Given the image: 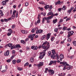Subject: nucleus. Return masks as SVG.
<instances>
[{
  "label": "nucleus",
  "instance_id": "f257e3e1",
  "mask_svg": "<svg viewBox=\"0 0 76 76\" xmlns=\"http://www.w3.org/2000/svg\"><path fill=\"white\" fill-rule=\"evenodd\" d=\"M42 45H46V47H48V48H50V42H48L47 41H46L44 42Z\"/></svg>",
  "mask_w": 76,
  "mask_h": 76
},
{
  "label": "nucleus",
  "instance_id": "f03ea898",
  "mask_svg": "<svg viewBox=\"0 0 76 76\" xmlns=\"http://www.w3.org/2000/svg\"><path fill=\"white\" fill-rule=\"evenodd\" d=\"M60 64H64V65H65V66L66 65L67 66H69V64H67V63L66 62H65V61L63 62H60Z\"/></svg>",
  "mask_w": 76,
  "mask_h": 76
},
{
  "label": "nucleus",
  "instance_id": "7ed1b4c3",
  "mask_svg": "<svg viewBox=\"0 0 76 76\" xmlns=\"http://www.w3.org/2000/svg\"><path fill=\"white\" fill-rule=\"evenodd\" d=\"M43 32V30H42L39 29L38 31L37 30L36 32V34H41Z\"/></svg>",
  "mask_w": 76,
  "mask_h": 76
},
{
  "label": "nucleus",
  "instance_id": "20e7f679",
  "mask_svg": "<svg viewBox=\"0 0 76 76\" xmlns=\"http://www.w3.org/2000/svg\"><path fill=\"white\" fill-rule=\"evenodd\" d=\"M31 48L34 50H37L38 47L37 46H32L31 47Z\"/></svg>",
  "mask_w": 76,
  "mask_h": 76
},
{
  "label": "nucleus",
  "instance_id": "39448f33",
  "mask_svg": "<svg viewBox=\"0 0 76 76\" xmlns=\"http://www.w3.org/2000/svg\"><path fill=\"white\" fill-rule=\"evenodd\" d=\"M48 72L51 73L52 75H54V71L52 69H49L48 70Z\"/></svg>",
  "mask_w": 76,
  "mask_h": 76
},
{
  "label": "nucleus",
  "instance_id": "423d86ee",
  "mask_svg": "<svg viewBox=\"0 0 76 76\" xmlns=\"http://www.w3.org/2000/svg\"><path fill=\"white\" fill-rule=\"evenodd\" d=\"M59 57L60 58V60L62 61V59L64 58V55L63 54H61L59 56Z\"/></svg>",
  "mask_w": 76,
  "mask_h": 76
},
{
  "label": "nucleus",
  "instance_id": "0eeeda50",
  "mask_svg": "<svg viewBox=\"0 0 76 76\" xmlns=\"http://www.w3.org/2000/svg\"><path fill=\"white\" fill-rule=\"evenodd\" d=\"M9 31H10L11 33H8L7 34V35L8 36H10V35H11L12 34V29H9L8 30Z\"/></svg>",
  "mask_w": 76,
  "mask_h": 76
},
{
  "label": "nucleus",
  "instance_id": "6e6552de",
  "mask_svg": "<svg viewBox=\"0 0 76 76\" xmlns=\"http://www.w3.org/2000/svg\"><path fill=\"white\" fill-rule=\"evenodd\" d=\"M4 55L5 56H8L9 55V51L7 50L6 52L4 53Z\"/></svg>",
  "mask_w": 76,
  "mask_h": 76
},
{
  "label": "nucleus",
  "instance_id": "1a4fd4ad",
  "mask_svg": "<svg viewBox=\"0 0 76 76\" xmlns=\"http://www.w3.org/2000/svg\"><path fill=\"white\" fill-rule=\"evenodd\" d=\"M1 4L2 6H6V2L5 1H3L1 2Z\"/></svg>",
  "mask_w": 76,
  "mask_h": 76
},
{
  "label": "nucleus",
  "instance_id": "9d476101",
  "mask_svg": "<svg viewBox=\"0 0 76 76\" xmlns=\"http://www.w3.org/2000/svg\"><path fill=\"white\" fill-rule=\"evenodd\" d=\"M48 15H53V16H55V15H54V14L53 12H49L48 14Z\"/></svg>",
  "mask_w": 76,
  "mask_h": 76
},
{
  "label": "nucleus",
  "instance_id": "9b49d317",
  "mask_svg": "<svg viewBox=\"0 0 76 76\" xmlns=\"http://www.w3.org/2000/svg\"><path fill=\"white\" fill-rule=\"evenodd\" d=\"M44 64V63L42 62H41L39 63V64H38L37 66L38 67H40V66H41Z\"/></svg>",
  "mask_w": 76,
  "mask_h": 76
},
{
  "label": "nucleus",
  "instance_id": "f8f14e48",
  "mask_svg": "<svg viewBox=\"0 0 76 76\" xmlns=\"http://www.w3.org/2000/svg\"><path fill=\"white\" fill-rule=\"evenodd\" d=\"M51 34L50 33H48L46 35V38H47V40H48L49 38H50V35Z\"/></svg>",
  "mask_w": 76,
  "mask_h": 76
},
{
  "label": "nucleus",
  "instance_id": "ddd939ff",
  "mask_svg": "<svg viewBox=\"0 0 76 76\" xmlns=\"http://www.w3.org/2000/svg\"><path fill=\"white\" fill-rule=\"evenodd\" d=\"M45 45H42V48L43 49H47L48 50L49 48H48V47H47V46L46 45V46H45Z\"/></svg>",
  "mask_w": 76,
  "mask_h": 76
},
{
  "label": "nucleus",
  "instance_id": "4468645a",
  "mask_svg": "<svg viewBox=\"0 0 76 76\" xmlns=\"http://www.w3.org/2000/svg\"><path fill=\"white\" fill-rule=\"evenodd\" d=\"M49 7H50V6H49V5H45V6L44 7V8H45V10H47L48 9H49Z\"/></svg>",
  "mask_w": 76,
  "mask_h": 76
},
{
  "label": "nucleus",
  "instance_id": "2eb2a0df",
  "mask_svg": "<svg viewBox=\"0 0 76 76\" xmlns=\"http://www.w3.org/2000/svg\"><path fill=\"white\" fill-rule=\"evenodd\" d=\"M47 17H44L43 18V20L42 21V23H44V22H45V20H47Z\"/></svg>",
  "mask_w": 76,
  "mask_h": 76
},
{
  "label": "nucleus",
  "instance_id": "dca6fc26",
  "mask_svg": "<svg viewBox=\"0 0 76 76\" xmlns=\"http://www.w3.org/2000/svg\"><path fill=\"white\" fill-rule=\"evenodd\" d=\"M35 36V34H30L28 36V38H32V37L33 36V37H34Z\"/></svg>",
  "mask_w": 76,
  "mask_h": 76
},
{
  "label": "nucleus",
  "instance_id": "f3484780",
  "mask_svg": "<svg viewBox=\"0 0 76 76\" xmlns=\"http://www.w3.org/2000/svg\"><path fill=\"white\" fill-rule=\"evenodd\" d=\"M51 57L53 59H54V58H55V57H56V56L55 55H54V54H52L51 55Z\"/></svg>",
  "mask_w": 76,
  "mask_h": 76
},
{
  "label": "nucleus",
  "instance_id": "a211bd4d",
  "mask_svg": "<svg viewBox=\"0 0 76 76\" xmlns=\"http://www.w3.org/2000/svg\"><path fill=\"white\" fill-rule=\"evenodd\" d=\"M74 33V32L73 31H70L69 33V34H70L71 35H73V33Z\"/></svg>",
  "mask_w": 76,
  "mask_h": 76
},
{
  "label": "nucleus",
  "instance_id": "6ab92c4d",
  "mask_svg": "<svg viewBox=\"0 0 76 76\" xmlns=\"http://www.w3.org/2000/svg\"><path fill=\"white\" fill-rule=\"evenodd\" d=\"M45 54H43L42 55H41L39 57V58H40V59H42L43 57H44V56H45Z\"/></svg>",
  "mask_w": 76,
  "mask_h": 76
},
{
  "label": "nucleus",
  "instance_id": "aec40b11",
  "mask_svg": "<svg viewBox=\"0 0 76 76\" xmlns=\"http://www.w3.org/2000/svg\"><path fill=\"white\" fill-rule=\"evenodd\" d=\"M53 24H54V23H56L57 22V19H56L53 20Z\"/></svg>",
  "mask_w": 76,
  "mask_h": 76
},
{
  "label": "nucleus",
  "instance_id": "412c9836",
  "mask_svg": "<svg viewBox=\"0 0 76 76\" xmlns=\"http://www.w3.org/2000/svg\"><path fill=\"white\" fill-rule=\"evenodd\" d=\"M52 64H54V61H50V63L49 64V65L50 66Z\"/></svg>",
  "mask_w": 76,
  "mask_h": 76
},
{
  "label": "nucleus",
  "instance_id": "4be33fe9",
  "mask_svg": "<svg viewBox=\"0 0 76 76\" xmlns=\"http://www.w3.org/2000/svg\"><path fill=\"white\" fill-rule=\"evenodd\" d=\"M30 61L31 63H33V62H34V58H31Z\"/></svg>",
  "mask_w": 76,
  "mask_h": 76
},
{
  "label": "nucleus",
  "instance_id": "5701e85b",
  "mask_svg": "<svg viewBox=\"0 0 76 76\" xmlns=\"http://www.w3.org/2000/svg\"><path fill=\"white\" fill-rule=\"evenodd\" d=\"M60 3H61V2H60V1H58L57 2H56L55 3V5H57V4H60Z\"/></svg>",
  "mask_w": 76,
  "mask_h": 76
},
{
  "label": "nucleus",
  "instance_id": "b1692460",
  "mask_svg": "<svg viewBox=\"0 0 76 76\" xmlns=\"http://www.w3.org/2000/svg\"><path fill=\"white\" fill-rule=\"evenodd\" d=\"M0 16H3L4 15L3 13V11L1 10H0Z\"/></svg>",
  "mask_w": 76,
  "mask_h": 76
},
{
  "label": "nucleus",
  "instance_id": "393cba45",
  "mask_svg": "<svg viewBox=\"0 0 76 76\" xmlns=\"http://www.w3.org/2000/svg\"><path fill=\"white\" fill-rule=\"evenodd\" d=\"M67 70H70V69H72V66H69V67H67Z\"/></svg>",
  "mask_w": 76,
  "mask_h": 76
},
{
  "label": "nucleus",
  "instance_id": "a878e982",
  "mask_svg": "<svg viewBox=\"0 0 76 76\" xmlns=\"http://www.w3.org/2000/svg\"><path fill=\"white\" fill-rule=\"evenodd\" d=\"M21 32L23 34H26V33H27V32L25 30H21Z\"/></svg>",
  "mask_w": 76,
  "mask_h": 76
},
{
  "label": "nucleus",
  "instance_id": "bb28decb",
  "mask_svg": "<svg viewBox=\"0 0 76 76\" xmlns=\"http://www.w3.org/2000/svg\"><path fill=\"white\" fill-rule=\"evenodd\" d=\"M12 45H13V44H12L10 43L8 45V46L9 47H11L12 46Z\"/></svg>",
  "mask_w": 76,
  "mask_h": 76
},
{
  "label": "nucleus",
  "instance_id": "cd10ccee",
  "mask_svg": "<svg viewBox=\"0 0 76 76\" xmlns=\"http://www.w3.org/2000/svg\"><path fill=\"white\" fill-rule=\"evenodd\" d=\"M52 51L53 54H56V52H55V50L54 49L52 50Z\"/></svg>",
  "mask_w": 76,
  "mask_h": 76
},
{
  "label": "nucleus",
  "instance_id": "c85d7f7f",
  "mask_svg": "<svg viewBox=\"0 0 76 76\" xmlns=\"http://www.w3.org/2000/svg\"><path fill=\"white\" fill-rule=\"evenodd\" d=\"M63 21V20L61 19L58 22V23L59 24L61 23Z\"/></svg>",
  "mask_w": 76,
  "mask_h": 76
},
{
  "label": "nucleus",
  "instance_id": "c756f323",
  "mask_svg": "<svg viewBox=\"0 0 76 76\" xmlns=\"http://www.w3.org/2000/svg\"><path fill=\"white\" fill-rule=\"evenodd\" d=\"M12 62L13 64H16V60H13Z\"/></svg>",
  "mask_w": 76,
  "mask_h": 76
},
{
  "label": "nucleus",
  "instance_id": "7c9ffc66",
  "mask_svg": "<svg viewBox=\"0 0 76 76\" xmlns=\"http://www.w3.org/2000/svg\"><path fill=\"white\" fill-rule=\"evenodd\" d=\"M11 18L12 19H14V18H15V15L13 14L11 16Z\"/></svg>",
  "mask_w": 76,
  "mask_h": 76
},
{
  "label": "nucleus",
  "instance_id": "2f4dec72",
  "mask_svg": "<svg viewBox=\"0 0 76 76\" xmlns=\"http://www.w3.org/2000/svg\"><path fill=\"white\" fill-rule=\"evenodd\" d=\"M17 69L18 70H19V71H21V70H22V68H21L20 67L18 68Z\"/></svg>",
  "mask_w": 76,
  "mask_h": 76
},
{
  "label": "nucleus",
  "instance_id": "473e14b6",
  "mask_svg": "<svg viewBox=\"0 0 76 76\" xmlns=\"http://www.w3.org/2000/svg\"><path fill=\"white\" fill-rule=\"evenodd\" d=\"M62 10H65L66 9V6H64L62 8Z\"/></svg>",
  "mask_w": 76,
  "mask_h": 76
},
{
  "label": "nucleus",
  "instance_id": "72a5a7b5",
  "mask_svg": "<svg viewBox=\"0 0 76 76\" xmlns=\"http://www.w3.org/2000/svg\"><path fill=\"white\" fill-rule=\"evenodd\" d=\"M72 40V38H69L68 39L67 41L69 42H71V40Z\"/></svg>",
  "mask_w": 76,
  "mask_h": 76
},
{
  "label": "nucleus",
  "instance_id": "f704fd0d",
  "mask_svg": "<svg viewBox=\"0 0 76 76\" xmlns=\"http://www.w3.org/2000/svg\"><path fill=\"white\" fill-rule=\"evenodd\" d=\"M66 28H67V27H66L64 26L63 27V31H66V30L67 29H66Z\"/></svg>",
  "mask_w": 76,
  "mask_h": 76
},
{
  "label": "nucleus",
  "instance_id": "c9c22d12",
  "mask_svg": "<svg viewBox=\"0 0 76 76\" xmlns=\"http://www.w3.org/2000/svg\"><path fill=\"white\" fill-rule=\"evenodd\" d=\"M48 50V49H46L43 51V53H44L43 54H45V51H47V50Z\"/></svg>",
  "mask_w": 76,
  "mask_h": 76
},
{
  "label": "nucleus",
  "instance_id": "e433bc0d",
  "mask_svg": "<svg viewBox=\"0 0 76 76\" xmlns=\"http://www.w3.org/2000/svg\"><path fill=\"white\" fill-rule=\"evenodd\" d=\"M74 45L75 46H76V41H74L72 42Z\"/></svg>",
  "mask_w": 76,
  "mask_h": 76
},
{
  "label": "nucleus",
  "instance_id": "4c0bfd02",
  "mask_svg": "<svg viewBox=\"0 0 76 76\" xmlns=\"http://www.w3.org/2000/svg\"><path fill=\"white\" fill-rule=\"evenodd\" d=\"M67 13H69L70 14V13H71V12H72V11L71 10H70V9L69 10H68L67 11Z\"/></svg>",
  "mask_w": 76,
  "mask_h": 76
},
{
  "label": "nucleus",
  "instance_id": "58836bf2",
  "mask_svg": "<svg viewBox=\"0 0 76 76\" xmlns=\"http://www.w3.org/2000/svg\"><path fill=\"white\" fill-rule=\"evenodd\" d=\"M21 61L20 59H18L16 61V62L17 63H20V62Z\"/></svg>",
  "mask_w": 76,
  "mask_h": 76
},
{
  "label": "nucleus",
  "instance_id": "ea45409f",
  "mask_svg": "<svg viewBox=\"0 0 76 76\" xmlns=\"http://www.w3.org/2000/svg\"><path fill=\"white\" fill-rule=\"evenodd\" d=\"M53 8V6L52 5H50V6L49 7V9H50V10H51Z\"/></svg>",
  "mask_w": 76,
  "mask_h": 76
},
{
  "label": "nucleus",
  "instance_id": "a19ab883",
  "mask_svg": "<svg viewBox=\"0 0 76 76\" xmlns=\"http://www.w3.org/2000/svg\"><path fill=\"white\" fill-rule=\"evenodd\" d=\"M73 57H74V56L73 55H72L69 57V58L71 59H73Z\"/></svg>",
  "mask_w": 76,
  "mask_h": 76
},
{
  "label": "nucleus",
  "instance_id": "79ce46f5",
  "mask_svg": "<svg viewBox=\"0 0 76 76\" xmlns=\"http://www.w3.org/2000/svg\"><path fill=\"white\" fill-rule=\"evenodd\" d=\"M16 45L17 46V48H20L21 47L19 45V44L17 45Z\"/></svg>",
  "mask_w": 76,
  "mask_h": 76
},
{
  "label": "nucleus",
  "instance_id": "37998d69",
  "mask_svg": "<svg viewBox=\"0 0 76 76\" xmlns=\"http://www.w3.org/2000/svg\"><path fill=\"white\" fill-rule=\"evenodd\" d=\"M9 20V19H6L4 18V22H7Z\"/></svg>",
  "mask_w": 76,
  "mask_h": 76
},
{
  "label": "nucleus",
  "instance_id": "c03bdc74",
  "mask_svg": "<svg viewBox=\"0 0 76 76\" xmlns=\"http://www.w3.org/2000/svg\"><path fill=\"white\" fill-rule=\"evenodd\" d=\"M39 3L40 4H44V2L43 1H41V2H39Z\"/></svg>",
  "mask_w": 76,
  "mask_h": 76
},
{
  "label": "nucleus",
  "instance_id": "a18cd8bd",
  "mask_svg": "<svg viewBox=\"0 0 76 76\" xmlns=\"http://www.w3.org/2000/svg\"><path fill=\"white\" fill-rule=\"evenodd\" d=\"M16 11L14 10L13 12V15H15V13H16Z\"/></svg>",
  "mask_w": 76,
  "mask_h": 76
},
{
  "label": "nucleus",
  "instance_id": "49530a36",
  "mask_svg": "<svg viewBox=\"0 0 76 76\" xmlns=\"http://www.w3.org/2000/svg\"><path fill=\"white\" fill-rule=\"evenodd\" d=\"M18 12L17 11L16 12V17L18 18Z\"/></svg>",
  "mask_w": 76,
  "mask_h": 76
},
{
  "label": "nucleus",
  "instance_id": "de8ad7c7",
  "mask_svg": "<svg viewBox=\"0 0 76 76\" xmlns=\"http://www.w3.org/2000/svg\"><path fill=\"white\" fill-rule=\"evenodd\" d=\"M55 32H57V31H58V28H56L54 30Z\"/></svg>",
  "mask_w": 76,
  "mask_h": 76
},
{
  "label": "nucleus",
  "instance_id": "09e8293b",
  "mask_svg": "<svg viewBox=\"0 0 76 76\" xmlns=\"http://www.w3.org/2000/svg\"><path fill=\"white\" fill-rule=\"evenodd\" d=\"M48 54H49L48 55L50 56L51 54V51H49L48 53Z\"/></svg>",
  "mask_w": 76,
  "mask_h": 76
},
{
  "label": "nucleus",
  "instance_id": "8fccbe9b",
  "mask_svg": "<svg viewBox=\"0 0 76 76\" xmlns=\"http://www.w3.org/2000/svg\"><path fill=\"white\" fill-rule=\"evenodd\" d=\"M28 64H29V63H28V62H27L24 64V66H28Z\"/></svg>",
  "mask_w": 76,
  "mask_h": 76
},
{
  "label": "nucleus",
  "instance_id": "3c124183",
  "mask_svg": "<svg viewBox=\"0 0 76 76\" xmlns=\"http://www.w3.org/2000/svg\"><path fill=\"white\" fill-rule=\"evenodd\" d=\"M56 63H57V61H53V64H54V65L56 64Z\"/></svg>",
  "mask_w": 76,
  "mask_h": 76
},
{
  "label": "nucleus",
  "instance_id": "603ef678",
  "mask_svg": "<svg viewBox=\"0 0 76 76\" xmlns=\"http://www.w3.org/2000/svg\"><path fill=\"white\" fill-rule=\"evenodd\" d=\"M70 20V18H67L66 19V21H68V20Z\"/></svg>",
  "mask_w": 76,
  "mask_h": 76
},
{
  "label": "nucleus",
  "instance_id": "864d4df0",
  "mask_svg": "<svg viewBox=\"0 0 76 76\" xmlns=\"http://www.w3.org/2000/svg\"><path fill=\"white\" fill-rule=\"evenodd\" d=\"M28 4H29L28 2H26V3H25V6H28Z\"/></svg>",
  "mask_w": 76,
  "mask_h": 76
},
{
  "label": "nucleus",
  "instance_id": "5fc2aeb1",
  "mask_svg": "<svg viewBox=\"0 0 76 76\" xmlns=\"http://www.w3.org/2000/svg\"><path fill=\"white\" fill-rule=\"evenodd\" d=\"M11 60L8 59V60H7L6 61H7V63H10V62Z\"/></svg>",
  "mask_w": 76,
  "mask_h": 76
},
{
  "label": "nucleus",
  "instance_id": "6e6d98bb",
  "mask_svg": "<svg viewBox=\"0 0 76 76\" xmlns=\"http://www.w3.org/2000/svg\"><path fill=\"white\" fill-rule=\"evenodd\" d=\"M54 39V37H52L51 39V41H53Z\"/></svg>",
  "mask_w": 76,
  "mask_h": 76
},
{
  "label": "nucleus",
  "instance_id": "4d7b16f0",
  "mask_svg": "<svg viewBox=\"0 0 76 76\" xmlns=\"http://www.w3.org/2000/svg\"><path fill=\"white\" fill-rule=\"evenodd\" d=\"M62 9L61 8H59L58 9V10L59 11V12H61V11Z\"/></svg>",
  "mask_w": 76,
  "mask_h": 76
},
{
  "label": "nucleus",
  "instance_id": "13d9d810",
  "mask_svg": "<svg viewBox=\"0 0 76 76\" xmlns=\"http://www.w3.org/2000/svg\"><path fill=\"white\" fill-rule=\"evenodd\" d=\"M15 28V25H13L12 26V28Z\"/></svg>",
  "mask_w": 76,
  "mask_h": 76
},
{
  "label": "nucleus",
  "instance_id": "bf43d9fd",
  "mask_svg": "<svg viewBox=\"0 0 76 76\" xmlns=\"http://www.w3.org/2000/svg\"><path fill=\"white\" fill-rule=\"evenodd\" d=\"M34 37L33 36L32 37H31V41L33 40V39L34 38Z\"/></svg>",
  "mask_w": 76,
  "mask_h": 76
},
{
  "label": "nucleus",
  "instance_id": "052dcab7",
  "mask_svg": "<svg viewBox=\"0 0 76 76\" xmlns=\"http://www.w3.org/2000/svg\"><path fill=\"white\" fill-rule=\"evenodd\" d=\"M25 41H29V38H27L25 40Z\"/></svg>",
  "mask_w": 76,
  "mask_h": 76
},
{
  "label": "nucleus",
  "instance_id": "680f3d73",
  "mask_svg": "<svg viewBox=\"0 0 76 76\" xmlns=\"http://www.w3.org/2000/svg\"><path fill=\"white\" fill-rule=\"evenodd\" d=\"M40 20H38L37 21V23H40Z\"/></svg>",
  "mask_w": 76,
  "mask_h": 76
},
{
  "label": "nucleus",
  "instance_id": "e2e57ef3",
  "mask_svg": "<svg viewBox=\"0 0 76 76\" xmlns=\"http://www.w3.org/2000/svg\"><path fill=\"white\" fill-rule=\"evenodd\" d=\"M71 35H71V34H69L67 35V38H69L70 37V36H71Z\"/></svg>",
  "mask_w": 76,
  "mask_h": 76
},
{
  "label": "nucleus",
  "instance_id": "0e129e2a",
  "mask_svg": "<svg viewBox=\"0 0 76 76\" xmlns=\"http://www.w3.org/2000/svg\"><path fill=\"white\" fill-rule=\"evenodd\" d=\"M74 9V7H72L70 9L71 10V11H72V10H73Z\"/></svg>",
  "mask_w": 76,
  "mask_h": 76
},
{
  "label": "nucleus",
  "instance_id": "69168bd1",
  "mask_svg": "<svg viewBox=\"0 0 76 76\" xmlns=\"http://www.w3.org/2000/svg\"><path fill=\"white\" fill-rule=\"evenodd\" d=\"M73 12H75L76 11V7L73 10Z\"/></svg>",
  "mask_w": 76,
  "mask_h": 76
},
{
  "label": "nucleus",
  "instance_id": "338daca9",
  "mask_svg": "<svg viewBox=\"0 0 76 76\" xmlns=\"http://www.w3.org/2000/svg\"><path fill=\"white\" fill-rule=\"evenodd\" d=\"M42 46H38V48L39 49H40V48H42Z\"/></svg>",
  "mask_w": 76,
  "mask_h": 76
},
{
  "label": "nucleus",
  "instance_id": "774afa93",
  "mask_svg": "<svg viewBox=\"0 0 76 76\" xmlns=\"http://www.w3.org/2000/svg\"><path fill=\"white\" fill-rule=\"evenodd\" d=\"M62 27H58V29H62Z\"/></svg>",
  "mask_w": 76,
  "mask_h": 76
}]
</instances>
